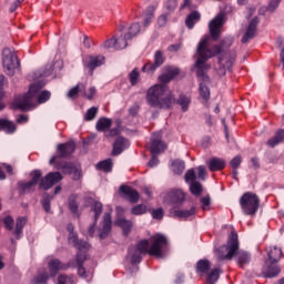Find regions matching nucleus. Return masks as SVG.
I'll return each instance as SVG.
<instances>
[{
	"label": "nucleus",
	"instance_id": "f257e3e1",
	"mask_svg": "<svg viewBox=\"0 0 284 284\" xmlns=\"http://www.w3.org/2000/svg\"><path fill=\"white\" fill-rule=\"evenodd\" d=\"M151 246L148 240H141L135 246L129 247L128 258H130L132 265H136L143 261V255L156 256V258H163L165 250H168V237L163 234H155L151 237Z\"/></svg>",
	"mask_w": 284,
	"mask_h": 284
},
{
	"label": "nucleus",
	"instance_id": "f03ea898",
	"mask_svg": "<svg viewBox=\"0 0 284 284\" xmlns=\"http://www.w3.org/2000/svg\"><path fill=\"white\" fill-rule=\"evenodd\" d=\"M159 84L152 85L146 93V101L151 108L170 110L176 102L174 94L168 91V83L172 81L168 73L159 77Z\"/></svg>",
	"mask_w": 284,
	"mask_h": 284
},
{
	"label": "nucleus",
	"instance_id": "7ed1b4c3",
	"mask_svg": "<svg viewBox=\"0 0 284 284\" xmlns=\"http://www.w3.org/2000/svg\"><path fill=\"white\" fill-rule=\"evenodd\" d=\"M43 88H45V81L43 80H39L38 82L31 84L28 93L14 98L13 102L11 103V108L13 110H20L21 112H30V110H34V108H37V105H34V101H38L39 104L50 101V97L52 94L50 91L41 92ZM39 92L41 93L39 94Z\"/></svg>",
	"mask_w": 284,
	"mask_h": 284
},
{
	"label": "nucleus",
	"instance_id": "20e7f679",
	"mask_svg": "<svg viewBox=\"0 0 284 284\" xmlns=\"http://www.w3.org/2000/svg\"><path fill=\"white\" fill-rule=\"evenodd\" d=\"M215 254L217 261H232V258L236 256L239 267H245V265H250V261H252L250 253L245 251L239 252V234L236 231H232L227 244L220 247Z\"/></svg>",
	"mask_w": 284,
	"mask_h": 284
},
{
	"label": "nucleus",
	"instance_id": "39448f33",
	"mask_svg": "<svg viewBox=\"0 0 284 284\" xmlns=\"http://www.w3.org/2000/svg\"><path fill=\"white\" fill-rule=\"evenodd\" d=\"M197 59L195 61V68H197V77L204 82L210 81V77L205 74V70H210V65L205 62L214 57V51H210V36H204L196 48Z\"/></svg>",
	"mask_w": 284,
	"mask_h": 284
},
{
	"label": "nucleus",
	"instance_id": "423d86ee",
	"mask_svg": "<svg viewBox=\"0 0 284 284\" xmlns=\"http://www.w3.org/2000/svg\"><path fill=\"white\" fill-rule=\"evenodd\" d=\"M119 32V37H114L115 50H125V48H128V42L132 41V39L141 32V24L132 23L128 29L124 24H120Z\"/></svg>",
	"mask_w": 284,
	"mask_h": 284
},
{
	"label": "nucleus",
	"instance_id": "0eeeda50",
	"mask_svg": "<svg viewBox=\"0 0 284 284\" xmlns=\"http://www.w3.org/2000/svg\"><path fill=\"white\" fill-rule=\"evenodd\" d=\"M240 205L242 207L243 214L246 216H254V214L258 212L261 200L255 193L246 192L241 196Z\"/></svg>",
	"mask_w": 284,
	"mask_h": 284
},
{
	"label": "nucleus",
	"instance_id": "6e6552de",
	"mask_svg": "<svg viewBox=\"0 0 284 284\" xmlns=\"http://www.w3.org/2000/svg\"><path fill=\"white\" fill-rule=\"evenodd\" d=\"M2 65L8 77H14V71L21 65V62L10 49H4L2 52Z\"/></svg>",
	"mask_w": 284,
	"mask_h": 284
},
{
	"label": "nucleus",
	"instance_id": "1a4fd4ad",
	"mask_svg": "<svg viewBox=\"0 0 284 284\" xmlns=\"http://www.w3.org/2000/svg\"><path fill=\"white\" fill-rule=\"evenodd\" d=\"M55 65H58L59 70H61V68H63V62L61 60H58L54 63L48 64L45 67V69H41L39 71L30 73L28 75V80L29 81H32V80L34 81L37 79H43L45 77H50V74H52V72H54Z\"/></svg>",
	"mask_w": 284,
	"mask_h": 284
},
{
	"label": "nucleus",
	"instance_id": "9d476101",
	"mask_svg": "<svg viewBox=\"0 0 284 284\" xmlns=\"http://www.w3.org/2000/svg\"><path fill=\"white\" fill-rule=\"evenodd\" d=\"M225 21V16L220 13L209 23V32L213 41H219L221 37V28H223V23Z\"/></svg>",
	"mask_w": 284,
	"mask_h": 284
},
{
	"label": "nucleus",
	"instance_id": "9b49d317",
	"mask_svg": "<svg viewBox=\"0 0 284 284\" xmlns=\"http://www.w3.org/2000/svg\"><path fill=\"white\" fill-rule=\"evenodd\" d=\"M60 181H63V175H61L59 172H50L43 179H41L39 189L50 190L53 185L60 183Z\"/></svg>",
	"mask_w": 284,
	"mask_h": 284
},
{
	"label": "nucleus",
	"instance_id": "f8f14e48",
	"mask_svg": "<svg viewBox=\"0 0 284 284\" xmlns=\"http://www.w3.org/2000/svg\"><path fill=\"white\" fill-rule=\"evenodd\" d=\"M165 63V57L163 52L155 51L154 53V61L148 62L142 67V72H146V74H154L158 68H161Z\"/></svg>",
	"mask_w": 284,
	"mask_h": 284
},
{
	"label": "nucleus",
	"instance_id": "ddd939ff",
	"mask_svg": "<svg viewBox=\"0 0 284 284\" xmlns=\"http://www.w3.org/2000/svg\"><path fill=\"white\" fill-rule=\"evenodd\" d=\"M31 176H32L31 181L19 183V187L24 194H28L30 192H34V190L37 187V183H39L41 181V171L34 170L31 173Z\"/></svg>",
	"mask_w": 284,
	"mask_h": 284
},
{
	"label": "nucleus",
	"instance_id": "4468645a",
	"mask_svg": "<svg viewBox=\"0 0 284 284\" xmlns=\"http://www.w3.org/2000/svg\"><path fill=\"white\" fill-rule=\"evenodd\" d=\"M67 230L69 232V243L77 247L79 252H84L85 250H90V244L85 241H79L77 239V233H74V225L68 224Z\"/></svg>",
	"mask_w": 284,
	"mask_h": 284
},
{
	"label": "nucleus",
	"instance_id": "2eb2a0df",
	"mask_svg": "<svg viewBox=\"0 0 284 284\" xmlns=\"http://www.w3.org/2000/svg\"><path fill=\"white\" fill-rule=\"evenodd\" d=\"M168 150V144L163 142L161 132L153 133L151 136V154H161Z\"/></svg>",
	"mask_w": 284,
	"mask_h": 284
},
{
	"label": "nucleus",
	"instance_id": "dca6fc26",
	"mask_svg": "<svg viewBox=\"0 0 284 284\" xmlns=\"http://www.w3.org/2000/svg\"><path fill=\"white\" fill-rule=\"evenodd\" d=\"M85 252H88V250L79 251L77 254L75 264L72 261L68 263V267H78V274L82 278H88V272H85V268L83 267V263L85 261Z\"/></svg>",
	"mask_w": 284,
	"mask_h": 284
},
{
	"label": "nucleus",
	"instance_id": "f3484780",
	"mask_svg": "<svg viewBox=\"0 0 284 284\" xmlns=\"http://www.w3.org/2000/svg\"><path fill=\"white\" fill-rule=\"evenodd\" d=\"M91 211L94 212V222L89 227L88 234H89V236L92 237V236H94V227H97V223H98L101 214H103V204L97 200H93L91 202Z\"/></svg>",
	"mask_w": 284,
	"mask_h": 284
},
{
	"label": "nucleus",
	"instance_id": "a211bd4d",
	"mask_svg": "<svg viewBox=\"0 0 284 284\" xmlns=\"http://www.w3.org/2000/svg\"><path fill=\"white\" fill-rule=\"evenodd\" d=\"M105 63V57L103 55H89V61L84 62V68H88L89 74H94L97 68H101Z\"/></svg>",
	"mask_w": 284,
	"mask_h": 284
},
{
	"label": "nucleus",
	"instance_id": "6ab92c4d",
	"mask_svg": "<svg viewBox=\"0 0 284 284\" xmlns=\"http://www.w3.org/2000/svg\"><path fill=\"white\" fill-rule=\"evenodd\" d=\"M48 267H49V274L51 276V278H54V276H57V274H59V272H61V270H68V264H64L63 262H61V260L59 258H51L48 262Z\"/></svg>",
	"mask_w": 284,
	"mask_h": 284
},
{
	"label": "nucleus",
	"instance_id": "aec40b11",
	"mask_svg": "<svg viewBox=\"0 0 284 284\" xmlns=\"http://www.w3.org/2000/svg\"><path fill=\"white\" fill-rule=\"evenodd\" d=\"M257 26H258V18H253L248 23L246 32L242 37V43H248L250 41H252V39L256 37Z\"/></svg>",
	"mask_w": 284,
	"mask_h": 284
},
{
	"label": "nucleus",
	"instance_id": "412c9836",
	"mask_svg": "<svg viewBox=\"0 0 284 284\" xmlns=\"http://www.w3.org/2000/svg\"><path fill=\"white\" fill-rule=\"evenodd\" d=\"M128 148H130V141L123 136H118L113 143L112 156H119Z\"/></svg>",
	"mask_w": 284,
	"mask_h": 284
},
{
	"label": "nucleus",
	"instance_id": "4be33fe9",
	"mask_svg": "<svg viewBox=\"0 0 284 284\" xmlns=\"http://www.w3.org/2000/svg\"><path fill=\"white\" fill-rule=\"evenodd\" d=\"M233 41L234 39L232 38H225L224 40L221 41L220 44H215L212 48H210V44H209V52H214L213 57H216V54H221L225 52V50H230V48H232Z\"/></svg>",
	"mask_w": 284,
	"mask_h": 284
},
{
	"label": "nucleus",
	"instance_id": "5701e85b",
	"mask_svg": "<svg viewBox=\"0 0 284 284\" xmlns=\"http://www.w3.org/2000/svg\"><path fill=\"white\" fill-rule=\"evenodd\" d=\"M196 214V206H192L190 210H179L176 207L170 209V215L174 219H191Z\"/></svg>",
	"mask_w": 284,
	"mask_h": 284
},
{
	"label": "nucleus",
	"instance_id": "b1692460",
	"mask_svg": "<svg viewBox=\"0 0 284 284\" xmlns=\"http://www.w3.org/2000/svg\"><path fill=\"white\" fill-rule=\"evenodd\" d=\"M120 192L124 194L125 199H128L130 203H139V199L141 197V195L132 186L122 185L120 186Z\"/></svg>",
	"mask_w": 284,
	"mask_h": 284
},
{
	"label": "nucleus",
	"instance_id": "393cba45",
	"mask_svg": "<svg viewBox=\"0 0 284 284\" xmlns=\"http://www.w3.org/2000/svg\"><path fill=\"white\" fill-rule=\"evenodd\" d=\"M77 148V144L74 141H69L67 143L59 144L57 150L58 154L61 159H65L67 156H70L74 152Z\"/></svg>",
	"mask_w": 284,
	"mask_h": 284
},
{
	"label": "nucleus",
	"instance_id": "a878e982",
	"mask_svg": "<svg viewBox=\"0 0 284 284\" xmlns=\"http://www.w3.org/2000/svg\"><path fill=\"white\" fill-rule=\"evenodd\" d=\"M111 230H112V215L110 213H104L103 225H102V229L99 231V237L101 240L108 239V234H110Z\"/></svg>",
	"mask_w": 284,
	"mask_h": 284
},
{
	"label": "nucleus",
	"instance_id": "bb28decb",
	"mask_svg": "<svg viewBox=\"0 0 284 284\" xmlns=\"http://www.w3.org/2000/svg\"><path fill=\"white\" fill-rule=\"evenodd\" d=\"M168 199L173 205H181L185 201V192L181 189H173L168 193Z\"/></svg>",
	"mask_w": 284,
	"mask_h": 284
},
{
	"label": "nucleus",
	"instance_id": "cd10ccee",
	"mask_svg": "<svg viewBox=\"0 0 284 284\" xmlns=\"http://www.w3.org/2000/svg\"><path fill=\"white\" fill-rule=\"evenodd\" d=\"M263 274L265 278H274V276H278V274H281V268L276 263L272 264L266 262L263 268Z\"/></svg>",
	"mask_w": 284,
	"mask_h": 284
},
{
	"label": "nucleus",
	"instance_id": "c85d7f7f",
	"mask_svg": "<svg viewBox=\"0 0 284 284\" xmlns=\"http://www.w3.org/2000/svg\"><path fill=\"white\" fill-rule=\"evenodd\" d=\"M225 160L221 158H211L209 161V170L210 172H221V170L225 169Z\"/></svg>",
	"mask_w": 284,
	"mask_h": 284
},
{
	"label": "nucleus",
	"instance_id": "c756f323",
	"mask_svg": "<svg viewBox=\"0 0 284 284\" xmlns=\"http://www.w3.org/2000/svg\"><path fill=\"white\" fill-rule=\"evenodd\" d=\"M281 256H283V251L281 248L277 246L271 247L268 251V260L266 261V264L271 263L274 265V263H278V261H281Z\"/></svg>",
	"mask_w": 284,
	"mask_h": 284
},
{
	"label": "nucleus",
	"instance_id": "7c9ffc66",
	"mask_svg": "<svg viewBox=\"0 0 284 284\" xmlns=\"http://www.w3.org/2000/svg\"><path fill=\"white\" fill-rule=\"evenodd\" d=\"M112 119L110 118H100L98 121H97V124H95V130L98 132H108V130H110L112 128Z\"/></svg>",
	"mask_w": 284,
	"mask_h": 284
},
{
	"label": "nucleus",
	"instance_id": "2f4dec72",
	"mask_svg": "<svg viewBox=\"0 0 284 284\" xmlns=\"http://www.w3.org/2000/svg\"><path fill=\"white\" fill-rule=\"evenodd\" d=\"M0 130L6 132V134H14L17 132V125L12 121L0 119Z\"/></svg>",
	"mask_w": 284,
	"mask_h": 284
},
{
	"label": "nucleus",
	"instance_id": "473e14b6",
	"mask_svg": "<svg viewBox=\"0 0 284 284\" xmlns=\"http://www.w3.org/2000/svg\"><path fill=\"white\" fill-rule=\"evenodd\" d=\"M49 280H50V274H48V271L43 268L42 271H39L38 274L33 277L32 283L47 284Z\"/></svg>",
	"mask_w": 284,
	"mask_h": 284
},
{
	"label": "nucleus",
	"instance_id": "72a5a7b5",
	"mask_svg": "<svg viewBox=\"0 0 284 284\" xmlns=\"http://www.w3.org/2000/svg\"><path fill=\"white\" fill-rule=\"evenodd\" d=\"M201 20V13L199 11L191 12L185 20V26L189 28V30H192L194 28V24Z\"/></svg>",
	"mask_w": 284,
	"mask_h": 284
},
{
	"label": "nucleus",
	"instance_id": "f704fd0d",
	"mask_svg": "<svg viewBox=\"0 0 284 284\" xmlns=\"http://www.w3.org/2000/svg\"><path fill=\"white\" fill-rule=\"evenodd\" d=\"M26 223H28V220L26 217L17 219L16 229L13 231L16 239H21V234H23V227H26Z\"/></svg>",
	"mask_w": 284,
	"mask_h": 284
},
{
	"label": "nucleus",
	"instance_id": "c9c22d12",
	"mask_svg": "<svg viewBox=\"0 0 284 284\" xmlns=\"http://www.w3.org/2000/svg\"><path fill=\"white\" fill-rule=\"evenodd\" d=\"M174 103H178V105L181 106L182 112H187V110H190V103H192V100L190 97L181 94Z\"/></svg>",
	"mask_w": 284,
	"mask_h": 284
},
{
	"label": "nucleus",
	"instance_id": "e433bc0d",
	"mask_svg": "<svg viewBox=\"0 0 284 284\" xmlns=\"http://www.w3.org/2000/svg\"><path fill=\"white\" fill-rule=\"evenodd\" d=\"M283 140H284V130H278L275 133V135L267 141V145L270 148H276V145H278V143H282Z\"/></svg>",
	"mask_w": 284,
	"mask_h": 284
},
{
	"label": "nucleus",
	"instance_id": "4c0bfd02",
	"mask_svg": "<svg viewBox=\"0 0 284 284\" xmlns=\"http://www.w3.org/2000/svg\"><path fill=\"white\" fill-rule=\"evenodd\" d=\"M171 170L174 174H183V172H185V162L183 160H174Z\"/></svg>",
	"mask_w": 284,
	"mask_h": 284
},
{
	"label": "nucleus",
	"instance_id": "58836bf2",
	"mask_svg": "<svg viewBox=\"0 0 284 284\" xmlns=\"http://www.w3.org/2000/svg\"><path fill=\"white\" fill-rule=\"evenodd\" d=\"M115 225L123 230V234H125V236H128V234H130V230H132V222L125 219H118L115 221Z\"/></svg>",
	"mask_w": 284,
	"mask_h": 284
},
{
	"label": "nucleus",
	"instance_id": "ea45409f",
	"mask_svg": "<svg viewBox=\"0 0 284 284\" xmlns=\"http://www.w3.org/2000/svg\"><path fill=\"white\" fill-rule=\"evenodd\" d=\"M154 10H156V7L150 6L148 7L144 19H143V26L144 28H148L150 23H152V20L154 19Z\"/></svg>",
	"mask_w": 284,
	"mask_h": 284
},
{
	"label": "nucleus",
	"instance_id": "a19ab883",
	"mask_svg": "<svg viewBox=\"0 0 284 284\" xmlns=\"http://www.w3.org/2000/svg\"><path fill=\"white\" fill-rule=\"evenodd\" d=\"M58 170H61L63 174H72L73 172H77V168H74V164L62 162L57 165Z\"/></svg>",
	"mask_w": 284,
	"mask_h": 284
},
{
	"label": "nucleus",
	"instance_id": "79ce46f5",
	"mask_svg": "<svg viewBox=\"0 0 284 284\" xmlns=\"http://www.w3.org/2000/svg\"><path fill=\"white\" fill-rule=\"evenodd\" d=\"M112 159H106L104 161H101L97 164V169L101 170L102 172H112L113 168Z\"/></svg>",
	"mask_w": 284,
	"mask_h": 284
},
{
	"label": "nucleus",
	"instance_id": "37998d69",
	"mask_svg": "<svg viewBox=\"0 0 284 284\" xmlns=\"http://www.w3.org/2000/svg\"><path fill=\"white\" fill-rule=\"evenodd\" d=\"M210 267H211V263L207 260H200L196 263V272H199L200 274H205L210 272Z\"/></svg>",
	"mask_w": 284,
	"mask_h": 284
},
{
	"label": "nucleus",
	"instance_id": "c03bdc74",
	"mask_svg": "<svg viewBox=\"0 0 284 284\" xmlns=\"http://www.w3.org/2000/svg\"><path fill=\"white\" fill-rule=\"evenodd\" d=\"M236 60V54L233 53L229 60L224 58H219L220 65H223L226 70L232 71V65H234V61Z\"/></svg>",
	"mask_w": 284,
	"mask_h": 284
},
{
	"label": "nucleus",
	"instance_id": "a18cd8bd",
	"mask_svg": "<svg viewBox=\"0 0 284 284\" xmlns=\"http://www.w3.org/2000/svg\"><path fill=\"white\" fill-rule=\"evenodd\" d=\"M190 192L193 196H201L203 194V185L199 181L190 184Z\"/></svg>",
	"mask_w": 284,
	"mask_h": 284
},
{
	"label": "nucleus",
	"instance_id": "49530a36",
	"mask_svg": "<svg viewBox=\"0 0 284 284\" xmlns=\"http://www.w3.org/2000/svg\"><path fill=\"white\" fill-rule=\"evenodd\" d=\"M221 271L219 268H214L210 272L206 278L207 284H214L220 278Z\"/></svg>",
	"mask_w": 284,
	"mask_h": 284
},
{
	"label": "nucleus",
	"instance_id": "de8ad7c7",
	"mask_svg": "<svg viewBox=\"0 0 284 284\" xmlns=\"http://www.w3.org/2000/svg\"><path fill=\"white\" fill-rule=\"evenodd\" d=\"M205 83L206 82L200 83V97H202L204 101H210V88Z\"/></svg>",
	"mask_w": 284,
	"mask_h": 284
},
{
	"label": "nucleus",
	"instance_id": "09e8293b",
	"mask_svg": "<svg viewBox=\"0 0 284 284\" xmlns=\"http://www.w3.org/2000/svg\"><path fill=\"white\" fill-rule=\"evenodd\" d=\"M80 94V97H83V84L79 83L77 87L72 88L69 93L68 97L69 99H75V97Z\"/></svg>",
	"mask_w": 284,
	"mask_h": 284
},
{
	"label": "nucleus",
	"instance_id": "8fccbe9b",
	"mask_svg": "<svg viewBox=\"0 0 284 284\" xmlns=\"http://www.w3.org/2000/svg\"><path fill=\"white\" fill-rule=\"evenodd\" d=\"M148 212V206L144 204H138L131 209V214L134 216H141Z\"/></svg>",
	"mask_w": 284,
	"mask_h": 284
},
{
	"label": "nucleus",
	"instance_id": "3c124183",
	"mask_svg": "<svg viewBox=\"0 0 284 284\" xmlns=\"http://www.w3.org/2000/svg\"><path fill=\"white\" fill-rule=\"evenodd\" d=\"M129 81L131 85H136L139 81H141V75L139 73V69H133L132 72L129 73Z\"/></svg>",
	"mask_w": 284,
	"mask_h": 284
},
{
	"label": "nucleus",
	"instance_id": "603ef678",
	"mask_svg": "<svg viewBox=\"0 0 284 284\" xmlns=\"http://www.w3.org/2000/svg\"><path fill=\"white\" fill-rule=\"evenodd\" d=\"M184 181L189 185L192 183H196V171H194V169H190L189 171H186L184 175Z\"/></svg>",
	"mask_w": 284,
	"mask_h": 284
},
{
	"label": "nucleus",
	"instance_id": "864d4df0",
	"mask_svg": "<svg viewBox=\"0 0 284 284\" xmlns=\"http://www.w3.org/2000/svg\"><path fill=\"white\" fill-rule=\"evenodd\" d=\"M98 112H99V109L97 106H92V108L88 109V111L84 115V120L85 121H94V119H97Z\"/></svg>",
	"mask_w": 284,
	"mask_h": 284
},
{
	"label": "nucleus",
	"instance_id": "5fc2aeb1",
	"mask_svg": "<svg viewBox=\"0 0 284 284\" xmlns=\"http://www.w3.org/2000/svg\"><path fill=\"white\" fill-rule=\"evenodd\" d=\"M69 210L72 214H78L79 212V204L77 203V195H72L69 199Z\"/></svg>",
	"mask_w": 284,
	"mask_h": 284
},
{
	"label": "nucleus",
	"instance_id": "6e6d98bb",
	"mask_svg": "<svg viewBox=\"0 0 284 284\" xmlns=\"http://www.w3.org/2000/svg\"><path fill=\"white\" fill-rule=\"evenodd\" d=\"M75 278L74 276H68V275H59L58 276V284H74Z\"/></svg>",
	"mask_w": 284,
	"mask_h": 284
},
{
	"label": "nucleus",
	"instance_id": "4d7b16f0",
	"mask_svg": "<svg viewBox=\"0 0 284 284\" xmlns=\"http://www.w3.org/2000/svg\"><path fill=\"white\" fill-rule=\"evenodd\" d=\"M94 94H97V88L90 87L89 92H85V85H83L82 97H84V99L92 101V99L94 98Z\"/></svg>",
	"mask_w": 284,
	"mask_h": 284
},
{
	"label": "nucleus",
	"instance_id": "13d9d810",
	"mask_svg": "<svg viewBox=\"0 0 284 284\" xmlns=\"http://www.w3.org/2000/svg\"><path fill=\"white\" fill-rule=\"evenodd\" d=\"M200 203H202L203 212H207V210H210V205H212V200L210 199V195H206L200 199Z\"/></svg>",
	"mask_w": 284,
	"mask_h": 284
},
{
	"label": "nucleus",
	"instance_id": "bf43d9fd",
	"mask_svg": "<svg viewBox=\"0 0 284 284\" xmlns=\"http://www.w3.org/2000/svg\"><path fill=\"white\" fill-rule=\"evenodd\" d=\"M166 74L169 75V78L172 80L176 77H179V68L176 67H169L166 69Z\"/></svg>",
	"mask_w": 284,
	"mask_h": 284
},
{
	"label": "nucleus",
	"instance_id": "052dcab7",
	"mask_svg": "<svg viewBox=\"0 0 284 284\" xmlns=\"http://www.w3.org/2000/svg\"><path fill=\"white\" fill-rule=\"evenodd\" d=\"M242 161L243 160L241 159V155L235 156L230 163L232 170H239V168H241Z\"/></svg>",
	"mask_w": 284,
	"mask_h": 284
},
{
	"label": "nucleus",
	"instance_id": "680f3d73",
	"mask_svg": "<svg viewBox=\"0 0 284 284\" xmlns=\"http://www.w3.org/2000/svg\"><path fill=\"white\" fill-rule=\"evenodd\" d=\"M152 219H155L156 221H161L163 219V209H156L153 210L151 213Z\"/></svg>",
	"mask_w": 284,
	"mask_h": 284
},
{
	"label": "nucleus",
	"instance_id": "e2e57ef3",
	"mask_svg": "<svg viewBox=\"0 0 284 284\" xmlns=\"http://www.w3.org/2000/svg\"><path fill=\"white\" fill-rule=\"evenodd\" d=\"M280 3H281V0H270L267 11L268 12H274V10H276V8H278Z\"/></svg>",
	"mask_w": 284,
	"mask_h": 284
},
{
	"label": "nucleus",
	"instance_id": "0e129e2a",
	"mask_svg": "<svg viewBox=\"0 0 284 284\" xmlns=\"http://www.w3.org/2000/svg\"><path fill=\"white\" fill-rule=\"evenodd\" d=\"M165 6H166V10H169V12H174V10H176L178 1L176 0H168Z\"/></svg>",
	"mask_w": 284,
	"mask_h": 284
},
{
	"label": "nucleus",
	"instance_id": "69168bd1",
	"mask_svg": "<svg viewBox=\"0 0 284 284\" xmlns=\"http://www.w3.org/2000/svg\"><path fill=\"white\" fill-rule=\"evenodd\" d=\"M3 223L7 230H12V227H14V220L12 219V216L4 217Z\"/></svg>",
	"mask_w": 284,
	"mask_h": 284
},
{
	"label": "nucleus",
	"instance_id": "338daca9",
	"mask_svg": "<svg viewBox=\"0 0 284 284\" xmlns=\"http://www.w3.org/2000/svg\"><path fill=\"white\" fill-rule=\"evenodd\" d=\"M103 48H105L106 50H110V48H116V43H115L114 38L104 41Z\"/></svg>",
	"mask_w": 284,
	"mask_h": 284
},
{
	"label": "nucleus",
	"instance_id": "774afa93",
	"mask_svg": "<svg viewBox=\"0 0 284 284\" xmlns=\"http://www.w3.org/2000/svg\"><path fill=\"white\" fill-rule=\"evenodd\" d=\"M205 174H207V172L205 171V166L200 165L197 168V176H199V179H201L202 181H205Z\"/></svg>",
	"mask_w": 284,
	"mask_h": 284
}]
</instances>
